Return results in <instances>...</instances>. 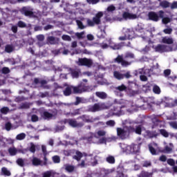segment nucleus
<instances>
[{
  "instance_id": "6ab92c4d",
  "label": "nucleus",
  "mask_w": 177,
  "mask_h": 177,
  "mask_svg": "<svg viewBox=\"0 0 177 177\" xmlns=\"http://www.w3.org/2000/svg\"><path fill=\"white\" fill-rule=\"evenodd\" d=\"M8 152L10 156H11V157L17 156L19 153L18 149L16 148L15 146L9 147L8 149Z\"/></svg>"
},
{
  "instance_id": "5fc2aeb1",
  "label": "nucleus",
  "mask_w": 177,
  "mask_h": 177,
  "mask_svg": "<svg viewBox=\"0 0 177 177\" xmlns=\"http://www.w3.org/2000/svg\"><path fill=\"white\" fill-rule=\"evenodd\" d=\"M31 121L32 122H38V121H39V117L35 114H33L31 115Z\"/></svg>"
},
{
  "instance_id": "72a5a7b5",
  "label": "nucleus",
  "mask_w": 177,
  "mask_h": 177,
  "mask_svg": "<svg viewBox=\"0 0 177 177\" xmlns=\"http://www.w3.org/2000/svg\"><path fill=\"white\" fill-rule=\"evenodd\" d=\"M32 165H35V167H37L38 165H41V161L40 160L39 158H38L35 156H33L32 160Z\"/></svg>"
},
{
  "instance_id": "423d86ee",
  "label": "nucleus",
  "mask_w": 177,
  "mask_h": 177,
  "mask_svg": "<svg viewBox=\"0 0 177 177\" xmlns=\"http://www.w3.org/2000/svg\"><path fill=\"white\" fill-rule=\"evenodd\" d=\"M62 122L63 124H68L72 128H81V127H84L83 122H77L75 119H65Z\"/></svg>"
},
{
  "instance_id": "a878e982",
  "label": "nucleus",
  "mask_w": 177,
  "mask_h": 177,
  "mask_svg": "<svg viewBox=\"0 0 177 177\" xmlns=\"http://www.w3.org/2000/svg\"><path fill=\"white\" fill-rule=\"evenodd\" d=\"M115 89L118 92H127V91H128V86H125L124 84H122L121 85L115 87Z\"/></svg>"
},
{
  "instance_id": "6e6d98bb",
  "label": "nucleus",
  "mask_w": 177,
  "mask_h": 177,
  "mask_svg": "<svg viewBox=\"0 0 177 177\" xmlns=\"http://www.w3.org/2000/svg\"><path fill=\"white\" fill-rule=\"evenodd\" d=\"M17 26L20 28H24L27 27V24L23 21H18Z\"/></svg>"
},
{
  "instance_id": "680f3d73",
  "label": "nucleus",
  "mask_w": 177,
  "mask_h": 177,
  "mask_svg": "<svg viewBox=\"0 0 177 177\" xmlns=\"http://www.w3.org/2000/svg\"><path fill=\"white\" fill-rule=\"evenodd\" d=\"M1 73L2 74H9V73H10V69H9L8 67H3L1 69Z\"/></svg>"
},
{
  "instance_id": "f257e3e1",
  "label": "nucleus",
  "mask_w": 177,
  "mask_h": 177,
  "mask_svg": "<svg viewBox=\"0 0 177 177\" xmlns=\"http://www.w3.org/2000/svg\"><path fill=\"white\" fill-rule=\"evenodd\" d=\"M133 60H135V54L128 51L125 53L124 57L123 55H119L113 59V62L114 63L120 64L122 67H129V66H131L133 63Z\"/></svg>"
},
{
  "instance_id": "13d9d810",
  "label": "nucleus",
  "mask_w": 177,
  "mask_h": 177,
  "mask_svg": "<svg viewBox=\"0 0 177 177\" xmlns=\"http://www.w3.org/2000/svg\"><path fill=\"white\" fill-rule=\"evenodd\" d=\"M30 147H29V151H30V153H35V145H34L32 142H30Z\"/></svg>"
},
{
  "instance_id": "20e7f679",
  "label": "nucleus",
  "mask_w": 177,
  "mask_h": 177,
  "mask_svg": "<svg viewBox=\"0 0 177 177\" xmlns=\"http://www.w3.org/2000/svg\"><path fill=\"white\" fill-rule=\"evenodd\" d=\"M104 14L103 12H98L93 17V19H87V24L89 27H94V26H99L102 23V17Z\"/></svg>"
},
{
  "instance_id": "37998d69",
  "label": "nucleus",
  "mask_w": 177,
  "mask_h": 177,
  "mask_svg": "<svg viewBox=\"0 0 177 177\" xmlns=\"http://www.w3.org/2000/svg\"><path fill=\"white\" fill-rule=\"evenodd\" d=\"M81 73V71H75V70H73L71 71V75L73 77V78H78V77H80V73Z\"/></svg>"
},
{
  "instance_id": "5701e85b",
  "label": "nucleus",
  "mask_w": 177,
  "mask_h": 177,
  "mask_svg": "<svg viewBox=\"0 0 177 177\" xmlns=\"http://www.w3.org/2000/svg\"><path fill=\"white\" fill-rule=\"evenodd\" d=\"M159 6L163 9H167V8H170L171 3L167 0L160 1L159 3Z\"/></svg>"
},
{
  "instance_id": "0eeeda50",
  "label": "nucleus",
  "mask_w": 177,
  "mask_h": 177,
  "mask_svg": "<svg viewBox=\"0 0 177 177\" xmlns=\"http://www.w3.org/2000/svg\"><path fill=\"white\" fill-rule=\"evenodd\" d=\"M73 93H83V92H88L89 86L84 83H80L77 86H73Z\"/></svg>"
},
{
  "instance_id": "49530a36",
  "label": "nucleus",
  "mask_w": 177,
  "mask_h": 177,
  "mask_svg": "<svg viewBox=\"0 0 177 177\" xmlns=\"http://www.w3.org/2000/svg\"><path fill=\"white\" fill-rule=\"evenodd\" d=\"M106 133H107V132L104 130H98L96 132V135L97 136H98L99 138H102L103 136H106Z\"/></svg>"
},
{
  "instance_id": "1a4fd4ad",
  "label": "nucleus",
  "mask_w": 177,
  "mask_h": 177,
  "mask_svg": "<svg viewBox=\"0 0 177 177\" xmlns=\"http://www.w3.org/2000/svg\"><path fill=\"white\" fill-rule=\"evenodd\" d=\"M117 131V135L118 136V138H120V139H122L124 140V139H127V137L128 136V135H129V131L128 129H127L126 128H117L116 129Z\"/></svg>"
},
{
  "instance_id": "412c9836",
  "label": "nucleus",
  "mask_w": 177,
  "mask_h": 177,
  "mask_svg": "<svg viewBox=\"0 0 177 177\" xmlns=\"http://www.w3.org/2000/svg\"><path fill=\"white\" fill-rule=\"evenodd\" d=\"M40 114L41 118H43V120H50V118H53V114L48 111L41 112Z\"/></svg>"
},
{
  "instance_id": "aec40b11",
  "label": "nucleus",
  "mask_w": 177,
  "mask_h": 177,
  "mask_svg": "<svg viewBox=\"0 0 177 177\" xmlns=\"http://www.w3.org/2000/svg\"><path fill=\"white\" fill-rule=\"evenodd\" d=\"M81 120L84 122H95V121H99V118H95L94 119H90L88 116L83 115L80 116Z\"/></svg>"
},
{
  "instance_id": "79ce46f5",
  "label": "nucleus",
  "mask_w": 177,
  "mask_h": 177,
  "mask_svg": "<svg viewBox=\"0 0 177 177\" xmlns=\"http://www.w3.org/2000/svg\"><path fill=\"white\" fill-rule=\"evenodd\" d=\"M106 161L109 162V164H115V158L113 156H109L106 158Z\"/></svg>"
},
{
  "instance_id": "3c124183",
  "label": "nucleus",
  "mask_w": 177,
  "mask_h": 177,
  "mask_svg": "<svg viewBox=\"0 0 177 177\" xmlns=\"http://www.w3.org/2000/svg\"><path fill=\"white\" fill-rule=\"evenodd\" d=\"M172 149H174V144L169 143V147L166 146L165 147V151H166V153H171V151H172Z\"/></svg>"
},
{
  "instance_id": "ea45409f",
  "label": "nucleus",
  "mask_w": 177,
  "mask_h": 177,
  "mask_svg": "<svg viewBox=\"0 0 177 177\" xmlns=\"http://www.w3.org/2000/svg\"><path fill=\"white\" fill-rule=\"evenodd\" d=\"M26 136V133H21L16 136L15 139L16 140H24Z\"/></svg>"
},
{
  "instance_id": "603ef678",
  "label": "nucleus",
  "mask_w": 177,
  "mask_h": 177,
  "mask_svg": "<svg viewBox=\"0 0 177 177\" xmlns=\"http://www.w3.org/2000/svg\"><path fill=\"white\" fill-rule=\"evenodd\" d=\"M159 132L162 136H164V138H168V136H169V133L165 129H160Z\"/></svg>"
},
{
  "instance_id": "ddd939ff",
  "label": "nucleus",
  "mask_w": 177,
  "mask_h": 177,
  "mask_svg": "<svg viewBox=\"0 0 177 177\" xmlns=\"http://www.w3.org/2000/svg\"><path fill=\"white\" fill-rule=\"evenodd\" d=\"M60 174L55 171V170H49L42 174V177H59Z\"/></svg>"
},
{
  "instance_id": "39448f33",
  "label": "nucleus",
  "mask_w": 177,
  "mask_h": 177,
  "mask_svg": "<svg viewBox=\"0 0 177 177\" xmlns=\"http://www.w3.org/2000/svg\"><path fill=\"white\" fill-rule=\"evenodd\" d=\"M109 47H111L113 50H118L122 48V46H131V41L127 43L122 42L120 44H115L111 39L106 40Z\"/></svg>"
},
{
  "instance_id": "052dcab7",
  "label": "nucleus",
  "mask_w": 177,
  "mask_h": 177,
  "mask_svg": "<svg viewBox=\"0 0 177 177\" xmlns=\"http://www.w3.org/2000/svg\"><path fill=\"white\" fill-rule=\"evenodd\" d=\"M162 21L163 24H168V23H171V19L169 17H164L162 19Z\"/></svg>"
},
{
  "instance_id": "8fccbe9b",
  "label": "nucleus",
  "mask_w": 177,
  "mask_h": 177,
  "mask_svg": "<svg viewBox=\"0 0 177 177\" xmlns=\"http://www.w3.org/2000/svg\"><path fill=\"white\" fill-rule=\"evenodd\" d=\"M54 164H60V156L56 155L52 157Z\"/></svg>"
},
{
  "instance_id": "473e14b6",
  "label": "nucleus",
  "mask_w": 177,
  "mask_h": 177,
  "mask_svg": "<svg viewBox=\"0 0 177 177\" xmlns=\"http://www.w3.org/2000/svg\"><path fill=\"white\" fill-rule=\"evenodd\" d=\"M158 133L156 131H147V136L150 138H157L158 136Z\"/></svg>"
},
{
  "instance_id": "393cba45",
  "label": "nucleus",
  "mask_w": 177,
  "mask_h": 177,
  "mask_svg": "<svg viewBox=\"0 0 177 177\" xmlns=\"http://www.w3.org/2000/svg\"><path fill=\"white\" fill-rule=\"evenodd\" d=\"M162 42L167 45H172L174 44V39L172 37H164L162 38Z\"/></svg>"
},
{
  "instance_id": "e433bc0d",
  "label": "nucleus",
  "mask_w": 177,
  "mask_h": 177,
  "mask_svg": "<svg viewBox=\"0 0 177 177\" xmlns=\"http://www.w3.org/2000/svg\"><path fill=\"white\" fill-rule=\"evenodd\" d=\"M138 177H153V173L142 171Z\"/></svg>"
},
{
  "instance_id": "774afa93",
  "label": "nucleus",
  "mask_w": 177,
  "mask_h": 177,
  "mask_svg": "<svg viewBox=\"0 0 177 177\" xmlns=\"http://www.w3.org/2000/svg\"><path fill=\"white\" fill-rule=\"evenodd\" d=\"M171 9H177V1H174L172 3H170Z\"/></svg>"
},
{
  "instance_id": "f704fd0d",
  "label": "nucleus",
  "mask_w": 177,
  "mask_h": 177,
  "mask_svg": "<svg viewBox=\"0 0 177 177\" xmlns=\"http://www.w3.org/2000/svg\"><path fill=\"white\" fill-rule=\"evenodd\" d=\"M138 177H153V173L142 171Z\"/></svg>"
},
{
  "instance_id": "4c0bfd02",
  "label": "nucleus",
  "mask_w": 177,
  "mask_h": 177,
  "mask_svg": "<svg viewBox=\"0 0 177 177\" xmlns=\"http://www.w3.org/2000/svg\"><path fill=\"white\" fill-rule=\"evenodd\" d=\"M138 177H153V173L142 171Z\"/></svg>"
},
{
  "instance_id": "a211bd4d",
  "label": "nucleus",
  "mask_w": 177,
  "mask_h": 177,
  "mask_svg": "<svg viewBox=\"0 0 177 177\" xmlns=\"http://www.w3.org/2000/svg\"><path fill=\"white\" fill-rule=\"evenodd\" d=\"M27 159L23 158H18L16 160V164L18 165L19 167H21V168L26 167L27 165Z\"/></svg>"
},
{
  "instance_id": "58836bf2",
  "label": "nucleus",
  "mask_w": 177,
  "mask_h": 177,
  "mask_svg": "<svg viewBox=\"0 0 177 177\" xmlns=\"http://www.w3.org/2000/svg\"><path fill=\"white\" fill-rule=\"evenodd\" d=\"M138 177H153V173L142 171Z\"/></svg>"
},
{
  "instance_id": "c9c22d12",
  "label": "nucleus",
  "mask_w": 177,
  "mask_h": 177,
  "mask_svg": "<svg viewBox=\"0 0 177 177\" xmlns=\"http://www.w3.org/2000/svg\"><path fill=\"white\" fill-rule=\"evenodd\" d=\"M138 177H153V173L142 171Z\"/></svg>"
},
{
  "instance_id": "bf43d9fd",
  "label": "nucleus",
  "mask_w": 177,
  "mask_h": 177,
  "mask_svg": "<svg viewBox=\"0 0 177 177\" xmlns=\"http://www.w3.org/2000/svg\"><path fill=\"white\" fill-rule=\"evenodd\" d=\"M62 39H63V41H71V37H70L68 35H63L62 36Z\"/></svg>"
},
{
  "instance_id": "864d4df0",
  "label": "nucleus",
  "mask_w": 177,
  "mask_h": 177,
  "mask_svg": "<svg viewBox=\"0 0 177 177\" xmlns=\"http://www.w3.org/2000/svg\"><path fill=\"white\" fill-rule=\"evenodd\" d=\"M0 111L2 114L6 115L8 113H9L10 109L8 106H4L0 109Z\"/></svg>"
},
{
  "instance_id": "338daca9",
  "label": "nucleus",
  "mask_w": 177,
  "mask_h": 177,
  "mask_svg": "<svg viewBox=\"0 0 177 177\" xmlns=\"http://www.w3.org/2000/svg\"><path fill=\"white\" fill-rule=\"evenodd\" d=\"M169 124L171 128H174V129H177V122H169Z\"/></svg>"
},
{
  "instance_id": "de8ad7c7",
  "label": "nucleus",
  "mask_w": 177,
  "mask_h": 177,
  "mask_svg": "<svg viewBox=\"0 0 177 177\" xmlns=\"http://www.w3.org/2000/svg\"><path fill=\"white\" fill-rule=\"evenodd\" d=\"M115 6L114 5H110L107 7V8L106 9V12H108V13H113V12L115 11Z\"/></svg>"
},
{
  "instance_id": "a18cd8bd",
  "label": "nucleus",
  "mask_w": 177,
  "mask_h": 177,
  "mask_svg": "<svg viewBox=\"0 0 177 177\" xmlns=\"http://www.w3.org/2000/svg\"><path fill=\"white\" fill-rule=\"evenodd\" d=\"M75 35L77 37V39H84V38H85V32H76Z\"/></svg>"
},
{
  "instance_id": "2f4dec72",
  "label": "nucleus",
  "mask_w": 177,
  "mask_h": 177,
  "mask_svg": "<svg viewBox=\"0 0 177 177\" xmlns=\"http://www.w3.org/2000/svg\"><path fill=\"white\" fill-rule=\"evenodd\" d=\"M157 143L154 142L152 144V145H149V151L153 156H156V154H157V151H156V149H154V147H157Z\"/></svg>"
},
{
  "instance_id": "f3484780",
  "label": "nucleus",
  "mask_w": 177,
  "mask_h": 177,
  "mask_svg": "<svg viewBox=\"0 0 177 177\" xmlns=\"http://www.w3.org/2000/svg\"><path fill=\"white\" fill-rule=\"evenodd\" d=\"M148 17L149 20H152V21H158L159 17L158 15L155 12H149L148 13Z\"/></svg>"
},
{
  "instance_id": "c85d7f7f",
  "label": "nucleus",
  "mask_w": 177,
  "mask_h": 177,
  "mask_svg": "<svg viewBox=\"0 0 177 177\" xmlns=\"http://www.w3.org/2000/svg\"><path fill=\"white\" fill-rule=\"evenodd\" d=\"M73 91V86H68L65 90H64V96H70Z\"/></svg>"
},
{
  "instance_id": "9d476101",
  "label": "nucleus",
  "mask_w": 177,
  "mask_h": 177,
  "mask_svg": "<svg viewBox=\"0 0 177 177\" xmlns=\"http://www.w3.org/2000/svg\"><path fill=\"white\" fill-rule=\"evenodd\" d=\"M85 157V161L88 160V157H92V155H88L86 153L81 152L80 151H75V155L73 156V160H76V161H81V159Z\"/></svg>"
},
{
  "instance_id": "a19ab883",
  "label": "nucleus",
  "mask_w": 177,
  "mask_h": 177,
  "mask_svg": "<svg viewBox=\"0 0 177 177\" xmlns=\"http://www.w3.org/2000/svg\"><path fill=\"white\" fill-rule=\"evenodd\" d=\"M46 84H48V81H46V80H40V85H41V88H44V89H49V88H50V86L46 85Z\"/></svg>"
},
{
  "instance_id": "7ed1b4c3",
  "label": "nucleus",
  "mask_w": 177,
  "mask_h": 177,
  "mask_svg": "<svg viewBox=\"0 0 177 177\" xmlns=\"http://www.w3.org/2000/svg\"><path fill=\"white\" fill-rule=\"evenodd\" d=\"M107 109H109V106L104 102H97L88 106V111L91 113H96L97 111H102V110H107Z\"/></svg>"
},
{
  "instance_id": "4d7b16f0",
  "label": "nucleus",
  "mask_w": 177,
  "mask_h": 177,
  "mask_svg": "<svg viewBox=\"0 0 177 177\" xmlns=\"http://www.w3.org/2000/svg\"><path fill=\"white\" fill-rule=\"evenodd\" d=\"M129 38H131V35H125L124 36L119 37L118 39L119 41H127V39H129Z\"/></svg>"
},
{
  "instance_id": "4468645a",
  "label": "nucleus",
  "mask_w": 177,
  "mask_h": 177,
  "mask_svg": "<svg viewBox=\"0 0 177 177\" xmlns=\"http://www.w3.org/2000/svg\"><path fill=\"white\" fill-rule=\"evenodd\" d=\"M122 17L126 20H135V19H138V15L136 14L124 12L122 14Z\"/></svg>"
},
{
  "instance_id": "dca6fc26",
  "label": "nucleus",
  "mask_w": 177,
  "mask_h": 177,
  "mask_svg": "<svg viewBox=\"0 0 177 177\" xmlns=\"http://www.w3.org/2000/svg\"><path fill=\"white\" fill-rule=\"evenodd\" d=\"M60 39H59V37H55L53 36H49L47 38V42L48 44H50V45H57Z\"/></svg>"
},
{
  "instance_id": "69168bd1",
  "label": "nucleus",
  "mask_w": 177,
  "mask_h": 177,
  "mask_svg": "<svg viewBox=\"0 0 177 177\" xmlns=\"http://www.w3.org/2000/svg\"><path fill=\"white\" fill-rule=\"evenodd\" d=\"M106 124L108 125V127H114L115 122L114 120H109L106 122Z\"/></svg>"
},
{
  "instance_id": "f03ea898",
  "label": "nucleus",
  "mask_w": 177,
  "mask_h": 177,
  "mask_svg": "<svg viewBox=\"0 0 177 177\" xmlns=\"http://www.w3.org/2000/svg\"><path fill=\"white\" fill-rule=\"evenodd\" d=\"M120 147L122 151L127 154H138L140 151V144L132 143L130 145L121 144Z\"/></svg>"
},
{
  "instance_id": "cd10ccee",
  "label": "nucleus",
  "mask_w": 177,
  "mask_h": 177,
  "mask_svg": "<svg viewBox=\"0 0 177 177\" xmlns=\"http://www.w3.org/2000/svg\"><path fill=\"white\" fill-rule=\"evenodd\" d=\"M129 132H136L138 135H141L142 133V126H137L136 129L133 127H129Z\"/></svg>"
},
{
  "instance_id": "09e8293b",
  "label": "nucleus",
  "mask_w": 177,
  "mask_h": 177,
  "mask_svg": "<svg viewBox=\"0 0 177 177\" xmlns=\"http://www.w3.org/2000/svg\"><path fill=\"white\" fill-rule=\"evenodd\" d=\"M12 128H13V126L12 125V123H10V122H7L5 124L4 129H6V131H8V132H9V131H10Z\"/></svg>"
},
{
  "instance_id": "6e6552de",
  "label": "nucleus",
  "mask_w": 177,
  "mask_h": 177,
  "mask_svg": "<svg viewBox=\"0 0 177 177\" xmlns=\"http://www.w3.org/2000/svg\"><path fill=\"white\" fill-rule=\"evenodd\" d=\"M77 66H85L86 67H92L93 61L88 58H79L76 62Z\"/></svg>"
},
{
  "instance_id": "9b49d317",
  "label": "nucleus",
  "mask_w": 177,
  "mask_h": 177,
  "mask_svg": "<svg viewBox=\"0 0 177 177\" xmlns=\"http://www.w3.org/2000/svg\"><path fill=\"white\" fill-rule=\"evenodd\" d=\"M32 10H34L30 7H24L21 9V13L25 16H28V17H32V16L34 15Z\"/></svg>"
},
{
  "instance_id": "0e129e2a",
  "label": "nucleus",
  "mask_w": 177,
  "mask_h": 177,
  "mask_svg": "<svg viewBox=\"0 0 177 177\" xmlns=\"http://www.w3.org/2000/svg\"><path fill=\"white\" fill-rule=\"evenodd\" d=\"M172 31L173 30L171 28H167L163 30V32L168 35L172 34Z\"/></svg>"
},
{
  "instance_id": "c03bdc74",
  "label": "nucleus",
  "mask_w": 177,
  "mask_h": 177,
  "mask_svg": "<svg viewBox=\"0 0 177 177\" xmlns=\"http://www.w3.org/2000/svg\"><path fill=\"white\" fill-rule=\"evenodd\" d=\"M153 92L156 95H160V93H161V88H160V86L154 85L153 87Z\"/></svg>"
},
{
  "instance_id": "b1692460",
  "label": "nucleus",
  "mask_w": 177,
  "mask_h": 177,
  "mask_svg": "<svg viewBox=\"0 0 177 177\" xmlns=\"http://www.w3.org/2000/svg\"><path fill=\"white\" fill-rule=\"evenodd\" d=\"M15 51V46L13 44H7L5 46L4 52L6 53H12V52Z\"/></svg>"
},
{
  "instance_id": "e2e57ef3",
  "label": "nucleus",
  "mask_w": 177,
  "mask_h": 177,
  "mask_svg": "<svg viewBox=\"0 0 177 177\" xmlns=\"http://www.w3.org/2000/svg\"><path fill=\"white\" fill-rule=\"evenodd\" d=\"M100 48H102V49H107L109 48V44L106 42H102L100 44Z\"/></svg>"
},
{
  "instance_id": "bb28decb",
  "label": "nucleus",
  "mask_w": 177,
  "mask_h": 177,
  "mask_svg": "<svg viewBox=\"0 0 177 177\" xmlns=\"http://www.w3.org/2000/svg\"><path fill=\"white\" fill-rule=\"evenodd\" d=\"M1 175H2L3 176H10V175H12V173L9 169H8V168L3 167L1 169Z\"/></svg>"
},
{
  "instance_id": "2eb2a0df",
  "label": "nucleus",
  "mask_w": 177,
  "mask_h": 177,
  "mask_svg": "<svg viewBox=\"0 0 177 177\" xmlns=\"http://www.w3.org/2000/svg\"><path fill=\"white\" fill-rule=\"evenodd\" d=\"M156 52L163 53V52H168V46L165 44H158L155 47Z\"/></svg>"
},
{
  "instance_id": "4be33fe9",
  "label": "nucleus",
  "mask_w": 177,
  "mask_h": 177,
  "mask_svg": "<svg viewBox=\"0 0 177 177\" xmlns=\"http://www.w3.org/2000/svg\"><path fill=\"white\" fill-rule=\"evenodd\" d=\"M113 77L116 80H118V81H121V80H124V74L118 71H115L113 72Z\"/></svg>"
},
{
  "instance_id": "f8f14e48",
  "label": "nucleus",
  "mask_w": 177,
  "mask_h": 177,
  "mask_svg": "<svg viewBox=\"0 0 177 177\" xmlns=\"http://www.w3.org/2000/svg\"><path fill=\"white\" fill-rule=\"evenodd\" d=\"M84 139L87 140L88 143H96L97 142L96 140V139H97V137L95 136V133L91 132L88 133L87 136H86Z\"/></svg>"
},
{
  "instance_id": "c756f323",
  "label": "nucleus",
  "mask_w": 177,
  "mask_h": 177,
  "mask_svg": "<svg viewBox=\"0 0 177 177\" xmlns=\"http://www.w3.org/2000/svg\"><path fill=\"white\" fill-rule=\"evenodd\" d=\"M95 95L97 97H99V99H102L103 100H104V99H107V93L103 91H97L95 93Z\"/></svg>"
},
{
  "instance_id": "7c9ffc66",
  "label": "nucleus",
  "mask_w": 177,
  "mask_h": 177,
  "mask_svg": "<svg viewBox=\"0 0 177 177\" xmlns=\"http://www.w3.org/2000/svg\"><path fill=\"white\" fill-rule=\"evenodd\" d=\"M64 169L66 172H74L75 171V166L66 164L64 165Z\"/></svg>"
}]
</instances>
